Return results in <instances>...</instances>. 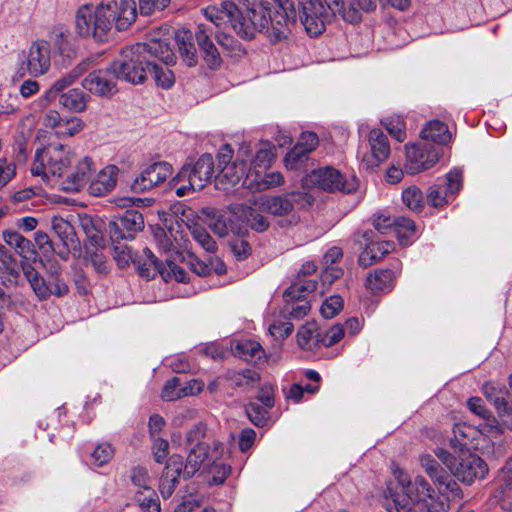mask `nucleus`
Masks as SVG:
<instances>
[{
	"label": "nucleus",
	"instance_id": "6e6d98bb",
	"mask_svg": "<svg viewBox=\"0 0 512 512\" xmlns=\"http://www.w3.org/2000/svg\"><path fill=\"white\" fill-rule=\"evenodd\" d=\"M114 457V448L109 443L99 444L91 454L92 464L101 467Z\"/></svg>",
	"mask_w": 512,
	"mask_h": 512
},
{
	"label": "nucleus",
	"instance_id": "f704fd0d",
	"mask_svg": "<svg viewBox=\"0 0 512 512\" xmlns=\"http://www.w3.org/2000/svg\"><path fill=\"white\" fill-rule=\"evenodd\" d=\"M52 229L60 238L65 248H75L78 245L75 229L69 221L61 217H54L52 220Z\"/></svg>",
	"mask_w": 512,
	"mask_h": 512
},
{
	"label": "nucleus",
	"instance_id": "4be33fe9",
	"mask_svg": "<svg viewBox=\"0 0 512 512\" xmlns=\"http://www.w3.org/2000/svg\"><path fill=\"white\" fill-rule=\"evenodd\" d=\"M481 435L491 437L484 429V424L476 428L467 423H457L453 428V438L451 444L455 449L463 451L478 447V439Z\"/></svg>",
	"mask_w": 512,
	"mask_h": 512
},
{
	"label": "nucleus",
	"instance_id": "603ef678",
	"mask_svg": "<svg viewBox=\"0 0 512 512\" xmlns=\"http://www.w3.org/2000/svg\"><path fill=\"white\" fill-rule=\"evenodd\" d=\"M269 410L270 408L255 402H250L245 406V411L249 420L258 427H262L267 423L269 419Z\"/></svg>",
	"mask_w": 512,
	"mask_h": 512
},
{
	"label": "nucleus",
	"instance_id": "6ab92c4d",
	"mask_svg": "<svg viewBox=\"0 0 512 512\" xmlns=\"http://www.w3.org/2000/svg\"><path fill=\"white\" fill-rule=\"evenodd\" d=\"M407 162L405 169L409 174H416L420 171L431 168L439 159V152L425 145L419 146H406Z\"/></svg>",
	"mask_w": 512,
	"mask_h": 512
},
{
	"label": "nucleus",
	"instance_id": "423d86ee",
	"mask_svg": "<svg viewBox=\"0 0 512 512\" xmlns=\"http://www.w3.org/2000/svg\"><path fill=\"white\" fill-rule=\"evenodd\" d=\"M250 154L251 145L243 143L238 150L236 160L232 162L233 150L230 145H224L217 155L218 174L215 176L217 182L222 185L235 186L244 179L243 184L248 187L247 163L250 160Z\"/></svg>",
	"mask_w": 512,
	"mask_h": 512
},
{
	"label": "nucleus",
	"instance_id": "6e6552de",
	"mask_svg": "<svg viewBox=\"0 0 512 512\" xmlns=\"http://www.w3.org/2000/svg\"><path fill=\"white\" fill-rule=\"evenodd\" d=\"M303 188L317 187L328 192L352 193L358 188V179L355 176L346 178L339 170L325 166L314 169L302 179Z\"/></svg>",
	"mask_w": 512,
	"mask_h": 512
},
{
	"label": "nucleus",
	"instance_id": "72a5a7b5",
	"mask_svg": "<svg viewBox=\"0 0 512 512\" xmlns=\"http://www.w3.org/2000/svg\"><path fill=\"white\" fill-rule=\"evenodd\" d=\"M184 260L182 252L176 251L173 258H166L165 264L162 263V279L166 282L174 279L177 282H185L187 279V272L181 267L178 262Z\"/></svg>",
	"mask_w": 512,
	"mask_h": 512
},
{
	"label": "nucleus",
	"instance_id": "49530a36",
	"mask_svg": "<svg viewBox=\"0 0 512 512\" xmlns=\"http://www.w3.org/2000/svg\"><path fill=\"white\" fill-rule=\"evenodd\" d=\"M189 230L191 232L192 237L195 241L207 252L214 253L217 249L216 242L212 239L207 230L195 223L189 226Z\"/></svg>",
	"mask_w": 512,
	"mask_h": 512
},
{
	"label": "nucleus",
	"instance_id": "20e7f679",
	"mask_svg": "<svg viewBox=\"0 0 512 512\" xmlns=\"http://www.w3.org/2000/svg\"><path fill=\"white\" fill-rule=\"evenodd\" d=\"M185 447L189 450L185 475L192 477L201 467H209L221 459L224 447L222 442L211 439L205 422L194 424L186 433Z\"/></svg>",
	"mask_w": 512,
	"mask_h": 512
},
{
	"label": "nucleus",
	"instance_id": "393cba45",
	"mask_svg": "<svg viewBox=\"0 0 512 512\" xmlns=\"http://www.w3.org/2000/svg\"><path fill=\"white\" fill-rule=\"evenodd\" d=\"M20 269L15 256L0 243V284L5 287L17 286Z\"/></svg>",
	"mask_w": 512,
	"mask_h": 512
},
{
	"label": "nucleus",
	"instance_id": "e433bc0d",
	"mask_svg": "<svg viewBox=\"0 0 512 512\" xmlns=\"http://www.w3.org/2000/svg\"><path fill=\"white\" fill-rule=\"evenodd\" d=\"M2 238L6 245L10 246L23 258L33 250V243L16 230L7 229L2 232Z\"/></svg>",
	"mask_w": 512,
	"mask_h": 512
},
{
	"label": "nucleus",
	"instance_id": "4d7b16f0",
	"mask_svg": "<svg viewBox=\"0 0 512 512\" xmlns=\"http://www.w3.org/2000/svg\"><path fill=\"white\" fill-rule=\"evenodd\" d=\"M343 308V299L339 295L330 296L322 304L320 312L326 319L336 316Z\"/></svg>",
	"mask_w": 512,
	"mask_h": 512
},
{
	"label": "nucleus",
	"instance_id": "5fc2aeb1",
	"mask_svg": "<svg viewBox=\"0 0 512 512\" xmlns=\"http://www.w3.org/2000/svg\"><path fill=\"white\" fill-rule=\"evenodd\" d=\"M403 203L411 210L420 212L424 207L422 191L416 186L405 189L402 193Z\"/></svg>",
	"mask_w": 512,
	"mask_h": 512
},
{
	"label": "nucleus",
	"instance_id": "2f4dec72",
	"mask_svg": "<svg viewBox=\"0 0 512 512\" xmlns=\"http://www.w3.org/2000/svg\"><path fill=\"white\" fill-rule=\"evenodd\" d=\"M247 180L248 188L256 190H265L284 183V177L280 172L262 173V171H249Z\"/></svg>",
	"mask_w": 512,
	"mask_h": 512
},
{
	"label": "nucleus",
	"instance_id": "cd10ccee",
	"mask_svg": "<svg viewBox=\"0 0 512 512\" xmlns=\"http://www.w3.org/2000/svg\"><path fill=\"white\" fill-rule=\"evenodd\" d=\"M117 167L109 165L103 168L91 181L88 191L93 196H103L110 192L116 185Z\"/></svg>",
	"mask_w": 512,
	"mask_h": 512
},
{
	"label": "nucleus",
	"instance_id": "13d9d810",
	"mask_svg": "<svg viewBox=\"0 0 512 512\" xmlns=\"http://www.w3.org/2000/svg\"><path fill=\"white\" fill-rule=\"evenodd\" d=\"M448 194L446 188L439 185H433L429 188L427 200L428 203L436 208L443 207L448 203Z\"/></svg>",
	"mask_w": 512,
	"mask_h": 512
},
{
	"label": "nucleus",
	"instance_id": "5701e85b",
	"mask_svg": "<svg viewBox=\"0 0 512 512\" xmlns=\"http://www.w3.org/2000/svg\"><path fill=\"white\" fill-rule=\"evenodd\" d=\"M50 67V50L45 41L34 42L27 57V69L33 76L43 75Z\"/></svg>",
	"mask_w": 512,
	"mask_h": 512
},
{
	"label": "nucleus",
	"instance_id": "a19ab883",
	"mask_svg": "<svg viewBox=\"0 0 512 512\" xmlns=\"http://www.w3.org/2000/svg\"><path fill=\"white\" fill-rule=\"evenodd\" d=\"M250 157H252V153L250 154ZM275 154L273 152V147L270 144H262L257 150L256 154L253 158H250L251 167L249 168V171L255 172V171H261L266 170L268 167L271 166L273 160H274Z\"/></svg>",
	"mask_w": 512,
	"mask_h": 512
},
{
	"label": "nucleus",
	"instance_id": "39448f33",
	"mask_svg": "<svg viewBox=\"0 0 512 512\" xmlns=\"http://www.w3.org/2000/svg\"><path fill=\"white\" fill-rule=\"evenodd\" d=\"M46 270L49 280H46L38 270L27 260L20 262V268L32 291L39 301H46L50 296L63 297L69 293V287L61 277V266L55 259L40 260Z\"/></svg>",
	"mask_w": 512,
	"mask_h": 512
},
{
	"label": "nucleus",
	"instance_id": "f3484780",
	"mask_svg": "<svg viewBox=\"0 0 512 512\" xmlns=\"http://www.w3.org/2000/svg\"><path fill=\"white\" fill-rule=\"evenodd\" d=\"M488 472L487 464L478 455L462 453L452 474L461 482L471 484L476 479H483Z\"/></svg>",
	"mask_w": 512,
	"mask_h": 512
},
{
	"label": "nucleus",
	"instance_id": "aec40b11",
	"mask_svg": "<svg viewBox=\"0 0 512 512\" xmlns=\"http://www.w3.org/2000/svg\"><path fill=\"white\" fill-rule=\"evenodd\" d=\"M436 484L438 485L439 495H434L432 502H429V512H448L450 501L461 497V489L448 473L446 478L438 480Z\"/></svg>",
	"mask_w": 512,
	"mask_h": 512
},
{
	"label": "nucleus",
	"instance_id": "680f3d73",
	"mask_svg": "<svg viewBox=\"0 0 512 512\" xmlns=\"http://www.w3.org/2000/svg\"><path fill=\"white\" fill-rule=\"evenodd\" d=\"M308 153L301 149V146L295 145L285 156V166L287 169H297L305 159Z\"/></svg>",
	"mask_w": 512,
	"mask_h": 512
},
{
	"label": "nucleus",
	"instance_id": "c756f323",
	"mask_svg": "<svg viewBox=\"0 0 512 512\" xmlns=\"http://www.w3.org/2000/svg\"><path fill=\"white\" fill-rule=\"evenodd\" d=\"M90 100V95L79 88H71L59 95V104L76 113L84 112Z\"/></svg>",
	"mask_w": 512,
	"mask_h": 512
},
{
	"label": "nucleus",
	"instance_id": "69168bd1",
	"mask_svg": "<svg viewBox=\"0 0 512 512\" xmlns=\"http://www.w3.org/2000/svg\"><path fill=\"white\" fill-rule=\"evenodd\" d=\"M15 176V162H9L6 157H0V189L5 187Z\"/></svg>",
	"mask_w": 512,
	"mask_h": 512
},
{
	"label": "nucleus",
	"instance_id": "a878e982",
	"mask_svg": "<svg viewBox=\"0 0 512 512\" xmlns=\"http://www.w3.org/2000/svg\"><path fill=\"white\" fill-rule=\"evenodd\" d=\"M185 465L183 463V457L180 455H173L167 461L162 472V496L165 495V488L167 487V496H170L173 492L174 486L182 474L184 478H189L185 475Z\"/></svg>",
	"mask_w": 512,
	"mask_h": 512
},
{
	"label": "nucleus",
	"instance_id": "9b49d317",
	"mask_svg": "<svg viewBox=\"0 0 512 512\" xmlns=\"http://www.w3.org/2000/svg\"><path fill=\"white\" fill-rule=\"evenodd\" d=\"M484 392L497 413V418L491 416L490 423H484V429L491 437L501 435L504 429L512 430V400L504 398L492 385H486Z\"/></svg>",
	"mask_w": 512,
	"mask_h": 512
},
{
	"label": "nucleus",
	"instance_id": "3c124183",
	"mask_svg": "<svg viewBox=\"0 0 512 512\" xmlns=\"http://www.w3.org/2000/svg\"><path fill=\"white\" fill-rule=\"evenodd\" d=\"M393 220L392 233H395L398 236L403 245H407L408 238L414 234L416 229L414 222L405 217H396L393 218Z\"/></svg>",
	"mask_w": 512,
	"mask_h": 512
},
{
	"label": "nucleus",
	"instance_id": "de8ad7c7",
	"mask_svg": "<svg viewBox=\"0 0 512 512\" xmlns=\"http://www.w3.org/2000/svg\"><path fill=\"white\" fill-rule=\"evenodd\" d=\"M80 226L93 246L99 247L103 245V234L98 228L97 222H95L91 217H81Z\"/></svg>",
	"mask_w": 512,
	"mask_h": 512
},
{
	"label": "nucleus",
	"instance_id": "79ce46f5",
	"mask_svg": "<svg viewBox=\"0 0 512 512\" xmlns=\"http://www.w3.org/2000/svg\"><path fill=\"white\" fill-rule=\"evenodd\" d=\"M143 255L146 260L143 263H138L137 270L141 277L149 280L154 278L157 273H160V265L158 258L148 247L143 249Z\"/></svg>",
	"mask_w": 512,
	"mask_h": 512
},
{
	"label": "nucleus",
	"instance_id": "a211bd4d",
	"mask_svg": "<svg viewBox=\"0 0 512 512\" xmlns=\"http://www.w3.org/2000/svg\"><path fill=\"white\" fill-rule=\"evenodd\" d=\"M202 13L208 21L207 24L212 25L219 35L227 24L234 29V23L237 22L239 16V8L231 1H223L220 6H208L202 9Z\"/></svg>",
	"mask_w": 512,
	"mask_h": 512
},
{
	"label": "nucleus",
	"instance_id": "7c9ffc66",
	"mask_svg": "<svg viewBox=\"0 0 512 512\" xmlns=\"http://www.w3.org/2000/svg\"><path fill=\"white\" fill-rule=\"evenodd\" d=\"M394 249V243L390 241H378L368 244L360 253L358 263L362 267H368L381 260Z\"/></svg>",
	"mask_w": 512,
	"mask_h": 512
},
{
	"label": "nucleus",
	"instance_id": "dca6fc26",
	"mask_svg": "<svg viewBox=\"0 0 512 512\" xmlns=\"http://www.w3.org/2000/svg\"><path fill=\"white\" fill-rule=\"evenodd\" d=\"M217 39V31L212 25L198 23L194 37L197 42L200 55L204 63L211 70H217L222 64V58L218 48L212 41V37Z\"/></svg>",
	"mask_w": 512,
	"mask_h": 512
},
{
	"label": "nucleus",
	"instance_id": "b1692460",
	"mask_svg": "<svg viewBox=\"0 0 512 512\" xmlns=\"http://www.w3.org/2000/svg\"><path fill=\"white\" fill-rule=\"evenodd\" d=\"M94 172L93 160L90 157H84L63 181V189L68 192L79 191L88 183Z\"/></svg>",
	"mask_w": 512,
	"mask_h": 512
},
{
	"label": "nucleus",
	"instance_id": "ddd939ff",
	"mask_svg": "<svg viewBox=\"0 0 512 512\" xmlns=\"http://www.w3.org/2000/svg\"><path fill=\"white\" fill-rule=\"evenodd\" d=\"M393 474L401 485L406 496L416 504H422L429 512V502L434 499V490L428 481L420 475H417L413 480L400 468L393 470Z\"/></svg>",
	"mask_w": 512,
	"mask_h": 512
},
{
	"label": "nucleus",
	"instance_id": "c85d7f7f",
	"mask_svg": "<svg viewBox=\"0 0 512 512\" xmlns=\"http://www.w3.org/2000/svg\"><path fill=\"white\" fill-rule=\"evenodd\" d=\"M174 40L178 46V51L183 61L189 66L194 67L198 63L197 50L192 42V33L186 29L174 31Z\"/></svg>",
	"mask_w": 512,
	"mask_h": 512
},
{
	"label": "nucleus",
	"instance_id": "a18cd8bd",
	"mask_svg": "<svg viewBox=\"0 0 512 512\" xmlns=\"http://www.w3.org/2000/svg\"><path fill=\"white\" fill-rule=\"evenodd\" d=\"M350 5L352 9L347 12L342 9L341 15L347 22L356 23L361 19L357 8L367 12L372 11L376 8V0H351Z\"/></svg>",
	"mask_w": 512,
	"mask_h": 512
},
{
	"label": "nucleus",
	"instance_id": "4c0bfd02",
	"mask_svg": "<svg viewBox=\"0 0 512 512\" xmlns=\"http://www.w3.org/2000/svg\"><path fill=\"white\" fill-rule=\"evenodd\" d=\"M265 320L268 324V331L275 340H284L294 329L290 319L288 317L284 318L282 312L279 317H276L274 314H269L266 316Z\"/></svg>",
	"mask_w": 512,
	"mask_h": 512
},
{
	"label": "nucleus",
	"instance_id": "052dcab7",
	"mask_svg": "<svg viewBox=\"0 0 512 512\" xmlns=\"http://www.w3.org/2000/svg\"><path fill=\"white\" fill-rule=\"evenodd\" d=\"M76 80L77 79L70 71L69 73L62 76L61 78H59L58 80H56L53 83L51 88L49 90H47V92H46V95H45L46 98L48 100H52V99L56 98L57 94H61L65 88H67L68 86L73 84Z\"/></svg>",
	"mask_w": 512,
	"mask_h": 512
},
{
	"label": "nucleus",
	"instance_id": "58836bf2",
	"mask_svg": "<svg viewBox=\"0 0 512 512\" xmlns=\"http://www.w3.org/2000/svg\"><path fill=\"white\" fill-rule=\"evenodd\" d=\"M393 278V272L389 269L376 270L374 273L368 275L366 279V286L375 293L387 292L392 288Z\"/></svg>",
	"mask_w": 512,
	"mask_h": 512
},
{
	"label": "nucleus",
	"instance_id": "bf43d9fd",
	"mask_svg": "<svg viewBox=\"0 0 512 512\" xmlns=\"http://www.w3.org/2000/svg\"><path fill=\"white\" fill-rule=\"evenodd\" d=\"M344 333V327L340 324H336L326 332H322L321 349L331 347L338 343L343 338Z\"/></svg>",
	"mask_w": 512,
	"mask_h": 512
},
{
	"label": "nucleus",
	"instance_id": "ea45409f",
	"mask_svg": "<svg viewBox=\"0 0 512 512\" xmlns=\"http://www.w3.org/2000/svg\"><path fill=\"white\" fill-rule=\"evenodd\" d=\"M158 183H160V171H158V163H153L135 179L132 189L136 193L145 192Z\"/></svg>",
	"mask_w": 512,
	"mask_h": 512
},
{
	"label": "nucleus",
	"instance_id": "1a4fd4ad",
	"mask_svg": "<svg viewBox=\"0 0 512 512\" xmlns=\"http://www.w3.org/2000/svg\"><path fill=\"white\" fill-rule=\"evenodd\" d=\"M314 201L315 197L310 192L292 191L277 196L261 197L255 202V205L263 212H268L275 216H288L295 207H309Z\"/></svg>",
	"mask_w": 512,
	"mask_h": 512
},
{
	"label": "nucleus",
	"instance_id": "7ed1b4c3",
	"mask_svg": "<svg viewBox=\"0 0 512 512\" xmlns=\"http://www.w3.org/2000/svg\"><path fill=\"white\" fill-rule=\"evenodd\" d=\"M160 41L156 38L148 42L137 43L130 48H124L119 58L111 65L118 79L132 84L143 83L148 73L160 85Z\"/></svg>",
	"mask_w": 512,
	"mask_h": 512
},
{
	"label": "nucleus",
	"instance_id": "c9c22d12",
	"mask_svg": "<svg viewBox=\"0 0 512 512\" xmlns=\"http://www.w3.org/2000/svg\"><path fill=\"white\" fill-rule=\"evenodd\" d=\"M421 137L434 143L447 144L451 140V133L445 123L433 120L422 129Z\"/></svg>",
	"mask_w": 512,
	"mask_h": 512
},
{
	"label": "nucleus",
	"instance_id": "473e14b6",
	"mask_svg": "<svg viewBox=\"0 0 512 512\" xmlns=\"http://www.w3.org/2000/svg\"><path fill=\"white\" fill-rule=\"evenodd\" d=\"M232 351L236 356L249 363H256L264 355L260 343L248 339L236 342Z\"/></svg>",
	"mask_w": 512,
	"mask_h": 512
},
{
	"label": "nucleus",
	"instance_id": "9d476101",
	"mask_svg": "<svg viewBox=\"0 0 512 512\" xmlns=\"http://www.w3.org/2000/svg\"><path fill=\"white\" fill-rule=\"evenodd\" d=\"M317 283L313 280H300L293 283L283 294V317L299 320L305 317L310 309L307 296L316 290Z\"/></svg>",
	"mask_w": 512,
	"mask_h": 512
},
{
	"label": "nucleus",
	"instance_id": "37998d69",
	"mask_svg": "<svg viewBox=\"0 0 512 512\" xmlns=\"http://www.w3.org/2000/svg\"><path fill=\"white\" fill-rule=\"evenodd\" d=\"M241 212L246 222L253 230L257 232H264L268 229V219L259 213L255 208L249 206H241Z\"/></svg>",
	"mask_w": 512,
	"mask_h": 512
},
{
	"label": "nucleus",
	"instance_id": "c03bdc74",
	"mask_svg": "<svg viewBox=\"0 0 512 512\" xmlns=\"http://www.w3.org/2000/svg\"><path fill=\"white\" fill-rule=\"evenodd\" d=\"M180 224L176 216L168 215L164 216L162 213V249H165L168 245H172V239L177 241V235L179 234Z\"/></svg>",
	"mask_w": 512,
	"mask_h": 512
},
{
	"label": "nucleus",
	"instance_id": "774afa93",
	"mask_svg": "<svg viewBox=\"0 0 512 512\" xmlns=\"http://www.w3.org/2000/svg\"><path fill=\"white\" fill-rule=\"evenodd\" d=\"M202 500L198 495H188L172 512H194L201 506Z\"/></svg>",
	"mask_w": 512,
	"mask_h": 512
},
{
	"label": "nucleus",
	"instance_id": "bb28decb",
	"mask_svg": "<svg viewBox=\"0 0 512 512\" xmlns=\"http://www.w3.org/2000/svg\"><path fill=\"white\" fill-rule=\"evenodd\" d=\"M321 340L322 332L314 321L305 323L297 332V344L302 350L319 353L322 350Z\"/></svg>",
	"mask_w": 512,
	"mask_h": 512
},
{
	"label": "nucleus",
	"instance_id": "338daca9",
	"mask_svg": "<svg viewBox=\"0 0 512 512\" xmlns=\"http://www.w3.org/2000/svg\"><path fill=\"white\" fill-rule=\"evenodd\" d=\"M229 247L235 258L239 261L248 258L251 254V246L249 243L241 238H236L229 242Z\"/></svg>",
	"mask_w": 512,
	"mask_h": 512
},
{
	"label": "nucleus",
	"instance_id": "2eb2a0df",
	"mask_svg": "<svg viewBox=\"0 0 512 512\" xmlns=\"http://www.w3.org/2000/svg\"><path fill=\"white\" fill-rule=\"evenodd\" d=\"M214 161L210 154H203L191 169L187 168V184L177 187V196L182 197L187 190H201L212 179Z\"/></svg>",
	"mask_w": 512,
	"mask_h": 512
},
{
	"label": "nucleus",
	"instance_id": "0eeeda50",
	"mask_svg": "<svg viewBox=\"0 0 512 512\" xmlns=\"http://www.w3.org/2000/svg\"><path fill=\"white\" fill-rule=\"evenodd\" d=\"M70 151L60 143H50L42 149H37L31 166V173L48 181L49 175L61 177L70 166Z\"/></svg>",
	"mask_w": 512,
	"mask_h": 512
},
{
	"label": "nucleus",
	"instance_id": "4468645a",
	"mask_svg": "<svg viewBox=\"0 0 512 512\" xmlns=\"http://www.w3.org/2000/svg\"><path fill=\"white\" fill-rule=\"evenodd\" d=\"M117 76L112 65L90 72L82 81L83 89L101 98H112L117 92Z\"/></svg>",
	"mask_w": 512,
	"mask_h": 512
},
{
	"label": "nucleus",
	"instance_id": "8fccbe9b",
	"mask_svg": "<svg viewBox=\"0 0 512 512\" xmlns=\"http://www.w3.org/2000/svg\"><path fill=\"white\" fill-rule=\"evenodd\" d=\"M83 128L84 122L82 119L76 116H70L62 119L55 135L58 138H69L79 133Z\"/></svg>",
	"mask_w": 512,
	"mask_h": 512
},
{
	"label": "nucleus",
	"instance_id": "412c9836",
	"mask_svg": "<svg viewBox=\"0 0 512 512\" xmlns=\"http://www.w3.org/2000/svg\"><path fill=\"white\" fill-rule=\"evenodd\" d=\"M368 141L372 154L371 156H364L362 162L366 168H372L388 158L390 145L387 136L378 128L372 129L369 132Z\"/></svg>",
	"mask_w": 512,
	"mask_h": 512
},
{
	"label": "nucleus",
	"instance_id": "864d4df0",
	"mask_svg": "<svg viewBox=\"0 0 512 512\" xmlns=\"http://www.w3.org/2000/svg\"><path fill=\"white\" fill-rule=\"evenodd\" d=\"M422 468L428 476L435 481L446 478V470H444L438 461L429 454L422 455L420 458Z\"/></svg>",
	"mask_w": 512,
	"mask_h": 512
},
{
	"label": "nucleus",
	"instance_id": "e2e57ef3",
	"mask_svg": "<svg viewBox=\"0 0 512 512\" xmlns=\"http://www.w3.org/2000/svg\"><path fill=\"white\" fill-rule=\"evenodd\" d=\"M149 431L152 440L155 442L153 446V454L155 461L160 463V417L157 414H154L149 419Z\"/></svg>",
	"mask_w": 512,
	"mask_h": 512
},
{
	"label": "nucleus",
	"instance_id": "f257e3e1",
	"mask_svg": "<svg viewBox=\"0 0 512 512\" xmlns=\"http://www.w3.org/2000/svg\"><path fill=\"white\" fill-rule=\"evenodd\" d=\"M159 0H138L142 15L154 12ZM137 18L135 0H101L93 9L91 4L80 6L76 13L77 33L82 37H92L95 41L106 42L112 28L117 31L127 30Z\"/></svg>",
	"mask_w": 512,
	"mask_h": 512
},
{
	"label": "nucleus",
	"instance_id": "f8f14e48",
	"mask_svg": "<svg viewBox=\"0 0 512 512\" xmlns=\"http://www.w3.org/2000/svg\"><path fill=\"white\" fill-rule=\"evenodd\" d=\"M143 228V215L136 210H126L121 215L113 216L108 225L109 235L114 243L134 239L135 234Z\"/></svg>",
	"mask_w": 512,
	"mask_h": 512
},
{
	"label": "nucleus",
	"instance_id": "09e8293b",
	"mask_svg": "<svg viewBox=\"0 0 512 512\" xmlns=\"http://www.w3.org/2000/svg\"><path fill=\"white\" fill-rule=\"evenodd\" d=\"M136 500L139 505L143 509H147L148 512H160V503L157 502V493L149 486H144V489L136 492Z\"/></svg>",
	"mask_w": 512,
	"mask_h": 512
},
{
	"label": "nucleus",
	"instance_id": "f03ea898",
	"mask_svg": "<svg viewBox=\"0 0 512 512\" xmlns=\"http://www.w3.org/2000/svg\"><path fill=\"white\" fill-rule=\"evenodd\" d=\"M279 10L272 11L270 3L260 1L253 3L234 23L235 33L246 40L255 38L257 33L270 32L275 39L287 38L289 22L296 21L294 1L273 0Z\"/></svg>",
	"mask_w": 512,
	"mask_h": 512
},
{
	"label": "nucleus",
	"instance_id": "0e129e2a",
	"mask_svg": "<svg viewBox=\"0 0 512 512\" xmlns=\"http://www.w3.org/2000/svg\"><path fill=\"white\" fill-rule=\"evenodd\" d=\"M384 125L391 136L398 142H403L406 138L405 125L401 118L386 119Z\"/></svg>",
	"mask_w": 512,
	"mask_h": 512
}]
</instances>
